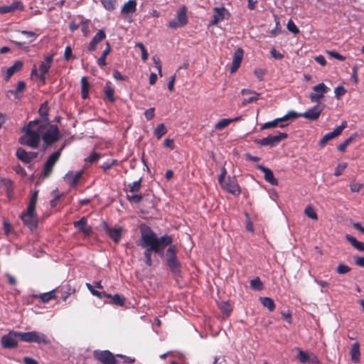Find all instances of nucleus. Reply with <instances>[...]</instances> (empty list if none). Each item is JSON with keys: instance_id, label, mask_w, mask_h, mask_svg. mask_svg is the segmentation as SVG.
I'll return each mask as SVG.
<instances>
[{"instance_id": "f257e3e1", "label": "nucleus", "mask_w": 364, "mask_h": 364, "mask_svg": "<svg viewBox=\"0 0 364 364\" xmlns=\"http://www.w3.org/2000/svg\"><path fill=\"white\" fill-rule=\"evenodd\" d=\"M173 242L171 235L165 234L158 237L156 234L149 226L141 228V237L138 241V246L145 249L144 258L151 257L154 252L160 256L164 255V250Z\"/></svg>"}, {"instance_id": "f03ea898", "label": "nucleus", "mask_w": 364, "mask_h": 364, "mask_svg": "<svg viewBox=\"0 0 364 364\" xmlns=\"http://www.w3.org/2000/svg\"><path fill=\"white\" fill-rule=\"evenodd\" d=\"M37 121H30L24 128L25 134L19 138V143L32 149L38 147L41 141V134L46 129H40L36 125Z\"/></svg>"}, {"instance_id": "7ed1b4c3", "label": "nucleus", "mask_w": 364, "mask_h": 364, "mask_svg": "<svg viewBox=\"0 0 364 364\" xmlns=\"http://www.w3.org/2000/svg\"><path fill=\"white\" fill-rule=\"evenodd\" d=\"M168 249L166 252V264L170 269L171 272L176 276L178 277L181 274V264L177 258V250L176 245L173 242L168 245Z\"/></svg>"}, {"instance_id": "20e7f679", "label": "nucleus", "mask_w": 364, "mask_h": 364, "mask_svg": "<svg viewBox=\"0 0 364 364\" xmlns=\"http://www.w3.org/2000/svg\"><path fill=\"white\" fill-rule=\"evenodd\" d=\"M18 338L23 342L36 343L38 344L48 345L50 341L47 336L43 333L33 331L29 332H20Z\"/></svg>"}, {"instance_id": "39448f33", "label": "nucleus", "mask_w": 364, "mask_h": 364, "mask_svg": "<svg viewBox=\"0 0 364 364\" xmlns=\"http://www.w3.org/2000/svg\"><path fill=\"white\" fill-rule=\"evenodd\" d=\"M41 136H42L46 148L57 142L61 137L58 126L50 124H48V127H46V129Z\"/></svg>"}, {"instance_id": "423d86ee", "label": "nucleus", "mask_w": 364, "mask_h": 364, "mask_svg": "<svg viewBox=\"0 0 364 364\" xmlns=\"http://www.w3.org/2000/svg\"><path fill=\"white\" fill-rule=\"evenodd\" d=\"M296 115L294 114V111H289L282 117L276 118L272 121L265 122L262 125L260 129L264 130L277 127L280 128H284L288 126V124L285 122L289 120L296 119Z\"/></svg>"}, {"instance_id": "0eeeda50", "label": "nucleus", "mask_w": 364, "mask_h": 364, "mask_svg": "<svg viewBox=\"0 0 364 364\" xmlns=\"http://www.w3.org/2000/svg\"><path fill=\"white\" fill-rule=\"evenodd\" d=\"M287 137L288 134L287 133L279 132L277 135H269L262 139H255V142L262 146L274 147Z\"/></svg>"}, {"instance_id": "6e6552de", "label": "nucleus", "mask_w": 364, "mask_h": 364, "mask_svg": "<svg viewBox=\"0 0 364 364\" xmlns=\"http://www.w3.org/2000/svg\"><path fill=\"white\" fill-rule=\"evenodd\" d=\"M188 21L187 8L183 6L178 11L176 18L168 22V26L170 28L176 29L183 27L188 23Z\"/></svg>"}, {"instance_id": "1a4fd4ad", "label": "nucleus", "mask_w": 364, "mask_h": 364, "mask_svg": "<svg viewBox=\"0 0 364 364\" xmlns=\"http://www.w3.org/2000/svg\"><path fill=\"white\" fill-rule=\"evenodd\" d=\"M93 358L102 364H117V356L108 350H95Z\"/></svg>"}, {"instance_id": "9d476101", "label": "nucleus", "mask_w": 364, "mask_h": 364, "mask_svg": "<svg viewBox=\"0 0 364 364\" xmlns=\"http://www.w3.org/2000/svg\"><path fill=\"white\" fill-rule=\"evenodd\" d=\"M21 218L23 224L28 226L31 230H33L37 228L38 220L35 208H31V210H30L29 208L27 207L26 211L21 214Z\"/></svg>"}, {"instance_id": "9b49d317", "label": "nucleus", "mask_w": 364, "mask_h": 364, "mask_svg": "<svg viewBox=\"0 0 364 364\" xmlns=\"http://www.w3.org/2000/svg\"><path fill=\"white\" fill-rule=\"evenodd\" d=\"M324 107V105H321L320 103H318L317 105L308 109L306 112L303 113H297L294 112V114L296 115V119L299 117H303L309 120H317L319 118L321 112H323Z\"/></svg>"}, {"instance_id": "f8f14e48", "label": "nucleus", "mask_w": 364, "mask_h": 364, "mask_svg": "<svg viewBox=\"0 0 364 364\" xmlns=\"http://www.w3.org/2000/svg\"><path fill=\"white\" fill-rule=\"evenodd\" d=\"M63 148L51 154L46 161L43 166V176L48 177L53 172V167L61 156Z\"/></svg>"}, {"instance_id": "ddd939ff", "label": "nucleus", "mask_w": 364, "mask_h": 364, "mask_svg": "<svg viewBox=\"0 0 364 364\" xmlns=\"http://www.w3.org/2000/svg\"><path fill=\"white\" fill-rule=\"evenodd\" d=\"M48 110L49 108L47 102L43 103L38 109L40 118L34 121H37L36 125L39 126L40 129H46V127L50 124Z\"/></svg>"}, {"instance_id": "4468645a", "label": "nucleus", "mask_w": 364, "mask_h": 364, "mask_svg": "<svg viewBox=\"0 0 364 364\" xmlns=\"http://www.w3.org/2000/svg\"><path fill=\"white\" fill-rule=\"evenodd\" d=\"M73 226L82 233L84 238L90 237L93 232L92 228L87 225V218L85 216L77 221H74Z\"/></svg>"}, {"instance_id": "2eb2a0df", "label": "nucleus", "mask_w": 364, "mask_h": 364, "mask_svg": "<svg viewBox=\"0 0 364 364\" xmlns=\"http://www.w3.org/2000/svg\"><path fill=\"white\" fill-rule=\"evenodd\" d=\"M314 92L310 94V100L312 102L319 103L320 100L329 91V88L323 83H319L312 87Z\"/></svg>"}, {"instance_id": "dca6fc26", "label": "nucleus", "mask_w": 364, "mask_h": 364, "mask_svg": "<svg viewBox=\"0 0 364 364\" xmlns=\"http://www.w3.org/2000/svg\"><path fill=\"white\" fill-rule=\"evenodd\" d=\"M221 186L225 191L234 196H237L241 193L240 187L235 177H228Z\"/></svg>"}, {"instance_id": "f3484780", "label": "nucleus", "mask_w": 364, "mask_h": 364, "mask_svg": "<svg viewBox=\"0 0 364 364\" xmlns=\"http://www.w3.org/2000/svg\"><path fill=\"white\" fill-rule=\"evenodd\" d=\"M347 127V122L343 121L341 124L337 127L334 130L331 132L326 134L322 139L318 142V144L321 147H323L326 146L327 142L332 139L339 136L343 130Z\"/></svg>"}, {"instance_id": "a211bd4d", "label": "nucleus", "mask_w": 364, "mask_h": 364, "mask_svg": "<svg viewBox=\"0 0 364 364\" xmlns=\"http://www.w3.org/2000/svg\"><path fill=\"white\" fill-rule=\"evenodd\" d=\"M18 333L17 331H10L8 334L2 336L1 343L5 348H14L18 345L16 338H18Z\"/></svg>"}, {"instance_id": "6ab92c4d", "label": "nucleus", "mask_w": 364, "mask_h": 364, "mask_svg": "<svg viewBox=\"0 0 364 364\" xmlns=\"http://www.w3.org/2000/svg\"><path fill=\"white\" fill-rule=\"evenodd\" d=\"M53 60V55H48L45 58V60L40 63L39 70L41 74L39 75V80L43 84L46 82V75L49 72Z\"/></svg>"}, {"instance_id": "aec40b11", "label": "nucleus", "mask_w": 364, "mask_h": 364, "mask_svg": "<svg viewBox=\"0 0 364 364\" xmlns=\"http://www.w3.org/2000/svg\"><path fill=\"white\" fill-rule=\"evenodd\" d=\"M230 16L228 11L224 7L214 8V14L213 15V20L210 21L209 26L217 25L219 22L224 19H228Z\"/></svg>"}, {"instance_id": "412c9836", "label": "nucleus", "mask_w": 364, "mask_h": 364, "mask_svg": "<svg viewBox=\"0 0 364 364\" xmlns=\"http://www.w3.org/2000/svg\"><path fill=\"white\" fill-rule=\"evenodd\" d=\"M215 302L223 314V318L224 319L228 318L233 310L232 304L228 300L223 299L222 297H218V299H215Z\"/></svg>"}, {"instance_id": "4be33fe9", "label": "nucleus", "mask_w": 364, "mask_h": 364, "mask_svg": "<svg viewBox=\"0 0 364 364\" xmlns=\"http://www.w3.org/2000/svg\"><path fill=\"white\" fill-rule=\"evenodd\" d=\"M16 156L18 160L24 164H29L38 156L37 152L26 151L24 149L19 147L17 149Z\"/></svg>"}, {"instance_id": "5701e85b", "label": "nucleus", "mask_w": 364, "mask_h": 364, "mask_svg": "<svg viewBox=\"0 0 364 364\" xmlns=\"http://www.w3.org/2000/svg\"><path fill=\"white\" fill-rule=\"evenodd\" d=\"M104 230L106 234L116 243L119 242L122 238V228H110L107 223H104Z\"/></svg>"}, {"instance_id": "b1692460", "label": "nucleus", "mask_w": 364, "mask_h": 364, "mask_svg": "<svg viewBox=\"0 0 364 364\" xmlns=\"http://www.w3.org/2000/svg\"><path fill=\"white\" fill-rule=\"evenodd\" d=\"M106 38V33L103 29H100L97 33L93 36L91 41L87 46L88 52H93L96 50L98 43L102 42Z\"/></svg>"}, {"instance_id": "393cba45", "label": "nucleus", "mask_w": 364, "mask_h": 364, "mask_svg": "<svg viewBox=\"0 0 364 364\" xmlns=\"http://www.w3.org/2000/svg\"><path fill=\"white\" fill-rule=\"evenodd\" d=\"M24 9L23 3L21 1H14L10 5L0 6V14L13 13Z\"/></svg>"}, {"instance_id": "a878e982", "label": "nucleus", "mask_w": 364, "mask_h": 364, "mask_svg": "<svg viewBox=\"0 0 364 364\" xmlns=\"http://www.w3.org/2000/svg\"><path fill=\"white\" fill-rule=\"evenodd\" d=\"M243 50L240 48H237L234 54H233V59L232 62V65L230 68V71L231 73H235L237 69L240 68L241 62L243 58Z\"/></svg>"}, {"instance_id": "bb28decb", "label": "nucleus", "mask_w": 364, "mask_h": 364, "mask_svg": "<svg viewBox=\"0 0 364 364\" xmlns=\"http://www.w3.org/2000/svg\"><path fill=\"white\" fill-rule=\"evenodd\" d=\"M257 168L264 173V177L266 181L273 186L278 185V180L274 177L272 171L263 166L262 164H257Z\"/></svg>"}, {"instance_id": "cd10ccee", "label": "nucleus", "mask_w": 364, "mask_h": 364, "mask_svg": "<svg viewBox=\"0 0 364 364\" xmlns=\"http://www.w3.org/2000/svg\"><path fill=\"white\" fill-rule=\"evenodd\" d=\"M82 173H83L82 171H80L76 173H75L73 171H69L65 176V181L71 187H75L78 184L79 181H80V178L82 177Z\"/></svg>"}, {"instance_id": "c85d7f7f", "label": "nucleus", "mask_w": 364, "mask_h": 364, "mask_svg": "<svg viewBox=\"0 0 364 364\" xmlns=\"http://www.w3.org/2000/svg\"><path fill=\"white\" fill-rule=\"evenodd\" d=\"M136 0H129L126 2L122 7L121 14L124 16H126L129 14H134L136 10Z\"/></svg>"}, {"instance_id": "c756f323", "label": "nucleus", "mask_w": 364, "mask_h": 364, "mask_svg": "<svg viewBox=\"0 0 364 364\" xmlns=\"http://www.w3.org/2000/svg\"><path fill=\"white\" fill-rule=\"evenodd\" d=\"M23 66V63L21 60L16 61L13 65L9 67L5 75V80L8 81L11 77L16 72L20 71Z\"/></svg>"}, {"instance_id": "7c9ffc66", "label": "nucleus", "mask_w": 364, "mask_h": 364, "mask_svg": "<svg viewBox=\"0 0 364 364\" xmlns=\"http://www.w3.org/2000/svg\"><path fill=\"white\" fill-rule=\"evenodd\" d=\"M81 83V97L85 100L89 97L90 83L87 77H82L80 80Z\"/></svg>"}, {"instance_id": "2f4dec72", "label": "nucleus", "mask_w": 364, "mask_h": 364, "mask_svg": "<svg viewBox=\"0 0 364 364\" xmlns=\"http://www.w3.org/2000/svg\"><path fill=\"white\" fill-rule=\"evenodd\" d=\"M350 353L351 360L353 362H354V363L359 362L360 357L359 343L356 342L353 344V346L350 348Z\"/></svg>"}, {"instance_id": "473e14b6", "label": "nucleus", "mask_w": 364, "mask_h": 364, "mask_svg": "<svg viewBox=\"0 0 364 364\" xmlns=\"http://www.w3.org/2000/svg\"><path fill=\"white\" fill-rule=\"evenodd\" d=\"M346 239L355 249L360 252H364V242L358 241L355 237L350 235H346Z\"/></svg>"}, {"instance_id": "72a5a7b5", "label": "nucleus", "mask_w": 364, "mask_h": 364, "mask_svg": "<svg viewBox=\"0 0 364 364\" xmlns=\"http://www.w3.org/2000/svg\"><path fill=\"white\" fill-rule=\"evenodd\" d=\"M104 93L106 98L110 102H114L115 101L114 98V90L111 86L109 82H107L104 87Z\"/></svg>"}, {"instance_id": "f704fd0d", "label": "nucleus", "mask_w": 364, "mask_h": 364, "mask_svg": "<svg viewBox=\"0 0 364 364\" xmlns=\"http://www.w3.org/2000/svg\"><path fill=\"white\" fill-rule=\"evenodd\" d=\"M259 300L263 306L266 307L269 311L272 312L275 309L274 301L270 297H259Z\"/></svg>"}, {"instance_id": "c9c22d12", "label": "nucleus", "mask_w": 364, "mask_h": 364, "mask_svg": "<svg viewBox=\"0 0 364 364\" xmlns=\"http://www.w3.org/2000/svg\"><path fill=\"white\" fill-rule=\"evenodd\" d=\"M250 286L252 289L255 291H261L264 289V284L259 277L252 279Z\"/></svg>"}, {"instance_id": "e433bc0d", "label": "nucleus", "mask_w": 364, "mask_h": 364, "mask_svg": "<svg viewBox=\"0 0 364 364\" xmlns=\"http://www.w3.org/2000/svg\"><path fill=\"white\" fill-rule=\"evenodd\" d=\"M100 2L103 7L109 11L114 10L117 4V0H100Z\"/></svg>"}, {"instance_id": "4c0bfd02", "label": "nucleus", "mask_w": 364, "mask_h": 364, "mask_svg": "<svg viewBox=\"0 0 364 364\" xmlns=\"http://www.w3.org/2000/svg\"><path fill=\"white\" fill-rule=\"evenodd\" d=\"M4 190L6 192L9 200L14 197V183L12 181H4Z\"/></svg>"}, {"instance_id": "58836bf2", "label": "nucleus", "mask_w": 364, "mask_h": 364, "mask_svg": "<svg viewBox=\"0 0 364 364\" xmlns=\"http://www.w3.org/2000/svg\"><path fill=\"white\" fill-rule=\"evenodd\" d=\"M26 89V83L24 81H19L17 83L16 90H10L9 92L13 94L16 98H19L18 93L22 92Z\"/></svg>"}, {"instance_id": "ea45409f", "label": "nucleus", "mask_w": 364, "mask_h": 364, "mask_svg": "<svg viewBox=\"0 0 364 364\" xmlns=\"http://www.w3.org/2000/svg\"><path fill=\"white\" fill-rule=\"evenodd\" d=\"M166 132L167 129L163 123L158 124L154 130V134L158 139H161Z\"/></svg>"}, {"instance_id": "a19ab883", "label": "nucleus", "mask_w": 364, "mask_h": 364, "mask_svg": "<svg viewBox=\"0 0 364 364\" xmlns=\"http://www.w3.org/2000/svg\"><path fill=\"white\" fill-rule=\"evenodd\" d=\"M141 181H142V178H140L138 181H136L132 183H129L128 186L129 188V191L133 193H138L140 191L141 187Z\"/></svg>"}, {"instance_id": "79ce46f5", "label": "nucleus", "mask_w": 364, "mask_h": 364, "mask_svg": "<svg viewBox=\"0 0 364 364\" xmlns=\"http://www.w3.org/2000/svg\"><path fill=\"white\" fill-rule=\"evenodd\" d=\"M126 198L129 203L135 204H139L143 199V196L141 194H137V193H134L132 196L127 194Z\"/></svg>"}, {"instance_id": "37998d69", "label": "nucleus", "mask_w": 364, "mask_h": 364, "mask_svg": "<svg viewBox=\"0 0 364 364\" xmlns=\"http://www.w3.org/2000/svg\"><path fill=\"white\" fill-rule=\"evenodd\" d=\"M231 122L232 120L230 119H223L216 123L215 128L218 130H221L228 127Z\"/></svg>"}, {"instance_id": "c03bdc74", "label": "nucleus", "mask_w": 364, "mask_h": 364, "mask_svg": "<svg viewBox=\"0 0 364 364\" xmlns=\"http://www.w3.org/2000/svg\"><path fill=\"white\" fill-rule=\"evenodd\" d=\"M38 191H35L33 193V194L30 198L28 205V208H29L30 210H31V208L36 209V203H37V200H38Z\"/></svg>"}, {"instance_id": "a18cd8bd", "label": "nucleus", "mask_w": 364, "mask_h": 364, "mask_svg": "<svg viewBox=\"0 0 364 364\" xmlns=\"http://www.w3.org/2000/svg\"><path fill=\"white\" fill-rule=\"evenodd\" d=\"M275 18H276L275 27L273 29L269 30V31H267L268 36H270V37H274V36H276L277 35H278L280 33V30H279V26H280L279 21L277 19V16H275Z\"/></svg>"}, {"instance_id": "49530a36", "label": "nucleus", "mask_w": 364, "mask_h": 364, "mask_svg": "<svg viewBox=\"0 0 364 364\" xmlns=\"http://www.w3.org/2000/svg\"><path fill=\"white\" fill-rule=\"evenodd\" d=\"M304 213L311 219H313V220L318 219L316 213L315 212L314 209L310 205L307 206L305 208Z\"/></svg>"}, {"instance_id": "de8ad7c7", "label": "nucleus", "mask_w": 364, "mask_h": 364, "mask_svg": "<svg viewBox=\"0 0 364 364\" xmlns=\"http://www.w3.org/2000/svg\"><path fill=\"white\" fill-rule=\"evenodd\" d=\"M297 358L302 363L309 362L310 360L308 353L301 350H299V353L297 355Z\"/></svg>"}, {"instance_id": "09e8293b", "label": "nucleus", "mask_w": 364, "mask_h": 364, "mask_svg": "<svg viewBox=\"0 0 364 364\" xmlns=\"http://www.w3.org/2000/svg\"><path fill=\"white\" fill-rule=\"evenodd\" d=\"M136 46L138 47L141 51V59L143 61H146L148 59L149 53L145 46L142 43H137Z\"/></svg>"}, {"instance_id": "8fccbe9b", "label": "nucleus", "mask_w": 364, "mask_h": 364, "mask_svg": "<svg viewBox=\"0 0 364 364\" xmlns=\"http://www.w3.org/2000/svg\"><path fill=\"white\" fill-rule=\"evenodd\" d=\"M109 299V303L122 306L124 304L125 297H107Z\"/></svg>"}, {"instance_id": "3c124183", "label": "nucleus", "mask_w": 364, "mask_h": 364, "mask_svg": "<svg viewBox=\"0 0 364 364\" xmlns=\"http://www.w3.org/2000/svg\"><path fill=\"white\" fill-rule=\"evenodd\" d=\"M287 28L289 31H290L291 33H292L294 34H298L299 33V28H297V26H296L294 22L291 19L289 20L287 25Z\"/></svg>"}, {"instance_id": "603ef678", "label": "nucleus", "mask_w": 364, "mask_h": 364, "mask_svg": "<svg viewBox=\"0 0 364 364\" xmlns=\"http://www.w3.org/2000/svg\"><path fill=\"white\" fill-rule=\"evenodd\" d=\"M89 20H82L80 23L81 31L85 36H87L90 33L89 30Z\"/></svg>"}, {"instance_id": "864d4df0", "label": "nucleus", "mask_w": 364, "mask_h": 364, "mask_svg": "<svg viewBox=\"0 0 364 364\" xmlns=\"http://www.w3.org/2000/svg\"><path fill=\"white\" fill-rule=\"evenodd\" d=\"M350 269H351L348 265H346L344 264H340L337 267L336 271L339 274H345L348 273L350 271Z\"/></svg>"}, {"instance_id": "5fc2aeb1", "label": "nucleus", "mask_w": 364, "mask_h": 364, "mask_svg": "<svg viewBox=\"0 0 364 364\" xmlns=\"http://www.w3.org/2000/svg\"><path fill=\"white\" fill-rule=\"evenodd\" d=\"M152 60L156 65V69L159 71V75L162 77V66L160 58L157 55H154Z\"/></svg>"}, {"instance_id": "6e6d98bb", "label": "nucleus", "mask_w": 364, "mask_h": 364, "mask_svg": "<svg viewBox=\"0 0 364 364\" xmlns=\"http://www.w3.org/2000/svg\"><path fill=\"white\" fill-rule=\"evenodd\" d=\"M346 167H347V164L346 163H341V164H339L337 166V167L336 168V169H335L334 175L336 176H341L343 173V172L344 171V170L346 169Z\"/></svg>"}, {"instance_id": "4d7b16f0", "label": "nucleus", "mask_w": 364, "mask_h": 364, "mask_svg": "<svg viewBox=\"0 0 364 364\" xmlns=\"http://www.w3.org/2000/svg\"><path fill=\"white\" fill-rule=\"evenodd\" d=\"M100 154L93 151L90 154L89 157L85 159V161L92 164L96 162L100 158Z\"/></svg>"}, {"instance_id": "13d9d810", "label": "nucleus", "mask_w": 364, "mask_h": 364, "mask_svg": "<svg viewBox=\"0 0 364 364\" xmlns=\"http://www.w3.org/2000/svg\"><path fill=\"white\" fill-rule=\"evenodd\" d=\"M336 97L339 100L340 97L344 95L346 92V90L343 86H338L334 90Z\"/></svg>"}, {"instance_id": "bf43d9fd", "label": "nucleus", "mask_w": 364, "mask_h": 364, "mask_svg": "<svg viewBox=\"0 0 364 364\" xmlns=\"http://www.w3.org/2000/svg\"><path fill=\"white\" fill-rule=\"evenodd\" d=\"M12 168L17 174L21 175V176H26V171L25 168L20 164L14 166Z\"/></svg>"}, {"instance_id": "052dcab7", "label": "nucleus", "mask_w": 364, "mask_h": 364, "mask_svg": "<svg viewBox=\"0 0 364 364\" xmlns=\"http://www.w3.org/2000/svg\"><path fill=\"white\" fill-rule=\"evenodd\" d=\"M363 187V185L360 183L353 182L351 183L350 185V188L351 192L353 193H358L359 192L362 188Z\"/></svg>"}, {"instance_id": "680f3d73", "label": "nucleus", "mask_w": 364, "mask_h": 364, "mask_svg": "<svg viewBox=\"0 0 364 364\" xmlns=\"http://www.w3.org/2000/svg\"><path fill=\"white\" fill-rule=\"evenodd\" d=\"M327 54L341 61L346 60V57L334 50H328Z\"/></svg>"}, {"instance_id": "e2e57ef3", "label": "nucleus", "mask_w": 364, "mask_h": 364, "mask_svg": "<svg viewBox=\"0 0 364 364\" xmlns=\"http://www.w3.org/2000/svg\"><path fill=\"white\" fill-rule=\"evenodd\" d=\"M117 358H121L123 360V363L125 364H132L135 362V358H132L131 357L124 355L122 354H117Z\"/></svg>"}, {"instance_id": "0e129e2a", "label": "nucleus", "mask_w": 364, "mask_h": 364, "mask_svg": "<svg viewBox=\"0 0 364 364\" xmlns=\"http://www.w3.org/2000/svg\"><path fill=\"white\" fill-rule=\"evenodd\" d=\"M71 58H74V56L73 55V50L71 47L68 46L65 49L64 59L65 60H69Z\"/></svg>"}, {"instance_id": "69168bd1", "label": "nucleus", "mask_w": 364, "mask_h": 364, "mask_svg": "<svg viewBox=\"0 0 364 364\" xmlns=\"http://www.w3.org/2000/svg\"><path fill=\"white\" fill-rule=\"evenodd\" d=\"M254 73L259 80H262L266 74V70L262 68H257L255 70Z\"/></svg>"}, {"instance_id": "338daca9", "label": "nucleus", "mask_w": 364, "mask_h": 364, "mask_svg": "<svg viewBox=\"0 0 364 364\" xmlns=\"http://www.w3.org/2000/svg\"><path fill=\"white\" fill-rule=\"evenodd\" d=\"M154 107L146 109L144 112V116L147 120H151L154 117Z\"/></svg>"}, {"instance_id": "774afa93", "label": "nucleus", "mask_w": 364, "mask_h": 364, "mask_svg": "<svg viewBox=\"0 0 364 364\" xmlns=\"http://www.w3.org/2000/svg\"><path fill=\"white\" fill-rule=\"evenodd\" d=\"M270 54L272 58L277 60H282L284 58V55L280 52L277 51L275 48L271 49Z\"/></svg>"}]
</instances>
